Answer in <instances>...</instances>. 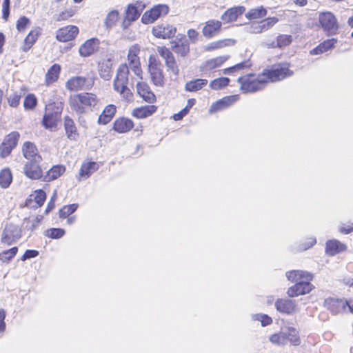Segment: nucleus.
<instances>
[{
	"instance_id": "obj_48",
	"label": "nucleus",
	"mask_w": 353,
	"mask_h": 353,
	"mask_svg": "<svg viewBox=\"0 0 353 353\" xmlns=\"http://www.w3.org/2000/svg\"><path fill=\"white\" fill-rule=\"evenodd\" d=\"M267 14V10L263 6L250 9L245 14L249 20H256L265 17Z\"/></svg>"
},
{
	"instance_id": "obj_46",
	"label": "nucleus",
	"mask_w": 353,
	"mask_h": 353,
	"mask_svg": "<svg viewBox=\"0 0 353 353\" xmlns=\"http://www.w3.org/2000/svg\"><path fill=\"white\" fill-rule=\"evenodd\" d=\"M12 182V174L9 168H5L0 170V187L7 188Z\"/></svg>"
},
{
	"instance_id": "obj_29",
	"label": "nucleus",
	"mask_w": 353,
	"mask_h": 353,
	"mask_svg": "<svg viewBox=\"0 0 353 353\" xmlns=\"http://www.w3.org/2000/svg\"><path fill=\"white\" fill-rule=\"evenodd\" d=\"M23 157L29 161H42L43 158L39 154L35 143L31 141H25L21 147Z\"/></svg>"
},
{
	"instance_id": "obj_63",
	"label": "nucleus",
	"mask_w": 353,
	"mask_h": 353,
	"mask_svg": "<svg viewBox=\"0 0 353 353\" xmlns=\"http://www.w3.org/2000/svg\"><path fill=\"white\" fill-rule=\"evenodd\" d=\"M39 255V251L36 250H27L25 251L23 254L21 256L22 261H26L27 259L34 258Z\"/></svg>"
},
{
	"instance_id": "obj_9",
	"label": "nucleus",
	"mask_w": 353,
	"mask_h": 353,
	"mask_svg": "<svg viewBox=\"0 0 353 353\" xmlns=\"http://www.w3.org/2000/svg\"><path fill=\"white\" fill-rule=\"evenodd\" d=\"M170 8L168 4L158 3L147 10L141 17V22L148 25L154 23L159 19L165 17L170 12Z\"/></svg>"
},
{
	"instance_id": "obj_2",
	"label": "nucleus",
	"mask_w": 353,
	"mask_h": 353,
	"mask_svg": "<svg viewBox=\"0 0 353 353\" xmlns=\"http://www.w3.org/2000/svg\"><path fill=\"white\" fill-rule=\"evenodd\" d=\"M99 99L93 92H83L70 96L69 105L73 112L77 114H84L92 112L99 104Z\"/></svg>"
},
{
	"instance_id": "obj_58",
	"label": "nucleus",
	"mask_w": 353,
	"mask_h": 353,
	"mask_svg": "<svg viewBox=\"0 0 353 353\" xmlns=\"http://www.w3.org/2000/svg\"><path fill=\"white\" fill-rule=\"evenodd\" d=\"M21 96L17 92L12 93L8 98V105L12 108H17L20 104Z\"/></svg>"
},
{
	"instance_id": "obj_1",
	"label": "nucleus",
	"mask_w": 353,
	"mask_h": 353,
	"mask_svg": "<svg viewBox=\"0 0 353 353\" xmlns=\"http://www.w3.org/2000/svg\"><path fill=\"white\" fill-rule=\"evenodd\" d=\"M285 276L289 281L294 283L287 290V294L290 297H295L299 295L307 294L312 291L314 286L311 283L314 276L312 273L300 270L288 271Z\"/></svg>"
},
{
	"instance_id": "obj_10",
	"label": "nucleus",
	"mask_w": 353,
	"mask_h": 353,
	"mask_svg": "<svg viewBox=\"0 0 353 353\" xmlns=\"http://www.w3.org/2000/svg\"><path fill=\"white\" fill-rule=\"evenodd\" d=\"M157 50L160 57L164 60L167 71L174 77H178L180 73V68L171 49L165 46H158Z\"/></svg>"
},
{
	"instance_id": "obj_13",
	"label": "nucleus",
	"mask_w": 353,
	"mask_h": 353,
	"mask_svg": "<svg viewBox=\"0 0 353 353\" xmlns=\"http://www.w3.org/2000/svg\"><path fill=\"white\" fill-rule=\"evenodd\" d=\"M151 32L157 39L169 40L175 37L177 28L173 24L162 22L154 26Z\"/></svg>"
},
{
	"instance_id": "obj_25",
	"label": "nucleus",
	"mask_w": 353,
	"mask_h": 353,
	"mask_svg": "<svg viewBox=\"0 0 353 353\" xmlns=\"http://www.w3.org/2000/svg\"><path fill=\"white\" fill-rule=\"evenodd\" d=\"M221 28V21L216 19L208 20L202 28L203 36L206 39H212L219 34Z\"/></svg>"
},
{
	"instance_id": "obj_6",
	"label": "nucleus",
	"mask_w": 353,
	"mask_h": 353,
	"mask_svg": "<svg viewBox=\"0 0 353 353\" xmlns=\"http://www.w3.org/2000/svg\"><path fill=\"white\" fill-rule=\"evenodd\" d=\"M129 68L126 63H121L117 70L114 79V90L119 93L121 97L125 99L130 100L133 97V93L128 88Z\"/></svg>"
},
{
	"instance_id": "obj_5",
	"label": "nucleus",
	"mask_w": 353,
	"mask_h": 353,
	"mask_svg": "<svg viewBox=\"0 0 353 353\" xmlns=\"http://www.w3.org/2000/svg\"><path fill=\"white\" fill-rule=\"evenodd\" d=\"M237 83L239 85V90L244 94L258 92L267 86L266 81L261 75V72L243 74L237 79Z\"/></svg>"
},
{
	"instance_id": "obj_3",
	"label": "nucleus",
	"mask_w": 353,
	"mask_h": 353,
	"mask_svg": "<svg viewBox=\"0 0 353 353\" xmlns=\"http://www.w3.org/2000/svg\"><path fill=\"white\" fill-rule=\"evenodd\" d=\"M64 103L61 101H50L45 105L41 121V125L50 131H55L61 121Z\"/></svg>"
},
{
	"instance_id": "obj_32",
	"label": "nucleus",
	"mask_w": 353,
	"mask_h": 353,
	"mask_svg": "<svg viewBox=\"0 0 353 353\" xmlns=\"http://www.w3.org/2000/svg\"><path fill=\"white\" fill-rule=\"evenodd\" d=\"M117 112V108L115 105L108 104L105 105L98 117L97 123L102 125L108 124L113 119Z\"/></svg>"
},
{
	"instance_id": "obj_47",
	"label": "nucleus",
	"mask_w": 353,
	"mask_h": 353,
	"mask_svg": "<svg viewBox=\"0 0 353 353\" xmlns=\"http://www.w3.org/2000/svg\"><path fill=\"white\" fill-rule=\"evenodd\" d=\"M38 103V99L35 94L28 93L23 99V105L26 110L31 111L36 109Z\"/></svg>"
},
{
	"instance_id": "obj_62",
	"label": "nucleus",
	"mask_w": 353,
	"mask_h": 353,
	"mask_svg": "<svg viewBox=\"0 0 353 353\" xmlns=\"http://www.w3.org/2000/svg\"><path fill=\"white\" fill-rule=\"evenodd\" d=\"M187 36L189 40L194 43H196L199 38V33L197 30L193 28L188 29L187 31Z\"/></svg>"
},
{
	"instance_id": "obj_24",
	"label": "nucleus",
	"mask_w": 353,
	"mask_h": 353,
	"mask_svg": "<svg viewBox=\"0 0 353 353\" xmlns=\"http://www.w3.org/2000/svg\"><path fill=\"white\" fill-rule=\"evenodd\" d=\"M99 168V164L96 161L91 160L84 161L80 167L79 173L77 175V180L81 181L88 179L94 172L98 170Z\"/></svg>"
},
{
	"instance_id": "obj_28",
	"label": "nucleus",
	"mask_w": 353,
	"mask_h": 353,
	"mask_svg": "<svg viewBox=\"0 0 353 353\" xmlns=\"http://www.w3.org/2000/svg\"><path fill=\"white\" fill-rule=\"evenodd\" d=\"M100 41L97 38L86 40L79 49L80 56L88 57L94 54L99 48Z\"/></svg>"
},
{
	"instance_id": "obj_61",
	"label": "nucleus",
	"mask_w": 353,
	"mask_h": 353,
	"mask_svg": "<svg viewBox=\"0 0 353 353\" xmlns=\"http://www.w3.org/2000/svg\"><path fill=\"white\" fill-rule=\"evenodd\" d=\"M316 243V240L315 238H309L305 241L302 242L300 244L299 249L301 250H307L314 245Z\"/></svg>"
},
{
	"instance_id": "obj_50",
	"label": "nucleus",
	"mask_w": 353,
	"mask_h": 353,
	"mask_svg": "<svg viewBox=\"0 0 353 353\" xmlns=\"http://www.w3.org/2000/svg\"><path fill=\"white\" fill-rule=\"evenodd\" d=\"M77 13V10L75 8H69L63 10L61 11L56 17V21L57 22H63L68 21L72 17H73Z\"/></svg>"
},
{
	"instance_id": "obj_22",
	"label": "nucleus",
	"mask_w": 353,
	"mask_h": 353,
	"mask_svg": "<svg viewBox=\"0 0 353 353\" xmlns=\"http://www.w3.org/2000/svg\"><path fill=\"white\" fill-rule=\"evenodd\" d=\"M134 128V121L124 116L117 117L112 123V130L118 134H126Z\"/></svg>"
},
{
	"instance_id": "obj_59",
	"label": "nucleus",
	"mask_w": 353,
	"mask_h": 353,
	"mask_svg": "<svg viewBox=\"0 0 353 353\" xmlns=\"http://www.w3.org/2000/svg\"><path fill=\"white\" fill-rule=\"evenodd\" d=\"M10 0H3L2 3V19L7 21L10 16Z\"/></svg>"
},
{
	"instance_id": "obj_43",
	"label": "nucleus",
	"mask_w": 353,
	"mask_h": 353,
	"mask_svg": "<svg viewBox=\"0 0 353 353\" xmlns=\"http://www.w3.org/2000/svg\"><path fill=\"white\" fill-rule=\"evenodd\" d=\"M208 83L205 79H194L185 84V90L190 92H196L203 89Z\"/></svg>"
},
{
	"instance_id": "obj_41",
	"label": "nucleus",
	"mask_w": 353,
	"mask_h": 353,
	"mask_svg": "<svg viewBox=\"0 0 353 353\" xmlns=\"http://www.w3.org/2000/svg\"><path fill=\"white\" fill-rule=\"evenodd\" d=\"M98 72L101 78L109 80L112 74V63L110 59H103L98 63Z\"/></svg>"
},
{
	"instance_id": "obj_49",
	"label": "nucleus",
	"mask_w": 353,
	"mask_h": 353,
	"mask_svg": "<svg viewBox=\"0 0 353 353\" xmlns=\"http://www.w3.org/2000/svg\"><path fill=\"white\" fill-rule=\"evenodd\" d=\"M230 80L228 77H219L212 80L209 83V87L213 90H219L229 85Z\"/></svg>"
},
{
	"instance_id": "obj_7",
	"label": "nucleus",
	"mask_w": 353,
	"mask_h": 353,
	"mask_svg": "<svg viewBox=\"0 0 353 353\" xmlns=\"http://www.w3.org/2000/svg\"><path fill=\"white\" fill-rule=\"evenodd\" d=\"M148 72L150 82L154 87L163 88L166 83V77L161 61L154 55L148 58Z\"/></svg>"
},
{
	"instance_id": "obj_12",
	"label": "nucleus",
	"mask_w": 353,
	"mask_h": 353,
	"mask_svg": "<svg viewBox=\"0 0 353 353\" xmlns=\"http://www.w3.org/2000/svg\"><path fill=\"white\" fill-rule=\"evenodd\" d=\"M145 8V3L141 1H137L134 3L128 4L125 10V15L122 22L123 26L127 28L133 21L137 20Z\"/></svg>"
},
{
	"instance_id": "obj_40",
	"label": "nucleus",
	"mask_w": 353,
	"mask_h": 353,
	"mask_svg": "<svg viewBox=\"0 0 353 353\" xmlns=\"http://www.w3.org/2000/svg\"><path fill=\"white\" fill-rule=\"evenodd\" d=\"M338 40L336 38L327 39L320 43L316 47L310 51V55H319L334 48Z\"/></svg>"
},
{
	"instance_id": "obj_36",
	"label": "nucleus",
	"mask_w": 353,
	"mask_h": 353,
	"mask_svg": "<svg viewBox=\"0 0 353 353\" xmlns=\"http://www.w3.org/2000/svg\"><path fill=\"white\" fill-rule=\"evenodd\" d=\"M66 171V167L62 164L52 165L43 175V181L51 182L63 176Z\"/></svg>"
},
{
	"instance_id": "obj_20",
	"label": "nucleus",
	"mask_w": 353,
	"mask_h": 353,
	"mask_svg": "<svg viewBox=\"0 0 353 353\" xmlns=\"http://www.w3.org/2000/svg\"><path fill=\"white\" fill-rule=\"evenodd\" d=\"M21 236V228L13 223H7L3 229L1 235V242L11 245L14 242L17 241Z\"/></svg>"
},
{
	"instance_id": "obj_56",
	"label": "nucleus",
	"mask_w": 353,
	"mask_h": 353,
	"mask_svg": "<svg viewBox=\"0 0 353 353\" xmlns=\"http://www.w3.org/2000/svg\"><path fill=\"white\" fill-rule=\"evenodd\" d=\"M119 19V12L116 10H112L108 14L105 18V26L108 28H111L116 25Z\"/></svg>"
},
{
	"instance_id": "obj_64",
	"label": "nucleus",
	"mask_w": 353,
	"mask_h": 353,
	"mask_svg": "<svg viewBox=\"0 0 353 353\" xmlns=\"http://www.w3.org/2000/svg\"><path fill=\"white\" fill-rule=\"evenodd\" d=\"M6 312L3 309H0V332H3L6 330Z\"/></svg>"
},
{
	"instance_id": "obj_8",
	"label": "nucleus",
	"mask_w": 353,
	"mask_h": 353,
	"mask_svg": "<svg viewBox=\"0 0 353 353\" xmlns=\"http://www.w3.org/2000/svg\"><path fill=\"white\" fill-rule=\"evenodd\" d=\"M141 47L139 44L136 43L131 46L128 50V63L126 64L129 70H130L139 79L142 80L143 79V71L139 57Z\"/></svg>"
},
{
	"instance_id": "obj_26",
	"label": "nucleus",
	"mask_w": 353,
	"mask_h": 353,
	"mask_svg": "<svg viewBox=\"0 0 353 353\" xmlns=\"http://www.w3.org/2000/svg\"><path fill=\"white\" fill-rule=\"evenodd\" d=\"M278 312L285 314H292L297 310L296 301L289 299H278L274 303Z\"/></svg>"
},
{
	"instance_id": "obj_23",
	"label": "nucleus",
	"mask_w": 353,
	"mask_h": 353,
	"mask_svg": "<svg viewBox=\"0 0 353 353\" xmlns=\"http://www.w3.org/2000/svg\"><path fill=\"white\" fill-rule=\"evenodd\" d=\"M171 49L180 57H186L190 53V46L189 41L185 38V35H181L176 41H172Z\"/></svg>"
},
{
	"instance_id": "obj_17",
	"label": "nucleus",
	"mask_w": 353,
	"mask_h": 353,
	"mask_svg": "<svg viewBox=\"0 0 353 353\" xmlns=\"http://www.w3.org/2000/svg\"><path fill=\"white\" fill-rule=\"evenodd\" d=\"M41 161L32 160L26 162L23 166V174L32 180L43 181L44 172L40 164Z\"/></svg>"
},
{
	"instance_id": "obj_54",
	"label": "nucleus",
	"mask_w": 353,
	"mask_h": 353,
	"mask_svg": "<svg viewBox=\"0 0 353 353\" xmlns=\"http://www.w3.org/2000/svg\"><path fill=\"white\" fill-rule=\"evenodd\" d=\"M279 19L276 17H268L260 22V32L267 31L272 28L277 22Z\"/></svg>"
},
{
	"instance_id": "obj_30",
	"label": "nucleus",
	"mask_w": 353,
	"mask_h": 353,
	"mask_svg": "<svg viewBox=\"0 0 353 353\" xmlns=\"http://www.w3.org/2000/svg\"><path fill=\"white\" fill-rule=\"evenodd\" d=\"M158 110V106L154 104L145 105L134 108L131 115L137 119H143L151 117Z\"/></svg>"
},
{
	"instance_id": "obj_18",
	"label": "nucleus",
	"mask_w": 353,
	"mask_h": 353,
	"mask_svg": "<svg viewBox=\"0 0 353 353\" xmlns=\"http://www.w3.org/2000/svg\"><path fill=\"white\" fill-rule=\"evenodd\" d=\"M136 91L137 95L148 104H154L157 101V97L150 85L143 79L137 83Z\"/></svg>"
},
{
	"instance_id": "obj_19",
	"label": "nucleus",
	"mask_w": 353,
	"mask_h": 353,
	"mask_svg": "<svg viewBox=\"0 0 353 353\" xmlns=\"http://www.w3.org/2000/svg\"><path fill=\"white\" fill-rule=\"evenodd\" d=\"M79 34V29L74 25H67L59 28L56 32V39L61 43L74 40Z\"/></svg>"
},
{
	"instance_id": "obj_37",
	"label": "nucleus",
	"mask_w": 353,
	"mask_h": 353,
	"mask_svg": "<svg viewBox=\"0 0 353 353\" xmlns=\"http://www.w3.org/2000/svg\"><path fill=\"white\" fill-rule=\"evenodd\" d=\"M245 10V7L241 6L228 8L222 14L221 19L226 23L234 22L243 14Z\"/></svg>"
},
{
	"instance_id": "obj_27",
	"label": "nucleus",
	"mask_w": 353,
	"mask_h": 353,
	"mask_svg": "<svg viewBox=\"0 0 353 353\" xmlns=\"http://www.w3.org/2000/svg\"><path fill=\"white\" fill-rule=\"evenodd\" d=\"M42 30L40 27L32 29L24 38L21 50L23 52H28L35 44L39 37L41 35Z\"/></svg>"
},
{
	"instance_id": "obj_44",
	"label": "nucleus",
	"mask_w": 353,
	"mask_h": 353,
	"mask_svg": "<svg viewBox=\"0 0 353 353\" xmlns=\"http://www.w3.org/2000/svg\"><path fill=\"white\" fill-rule=\"evenodd\" d=\"M293 41V37L290 34H280L276 40L270 43L273 48H283L289 46Z\"/></svg>"
},
{
	"instance_id": "obj_53",
	"label": "nucleus",
	"mask_w": 353,
	"mask_h": 353,
	"mask_svg": "<svg viewBox=\"0 0 353 353\" xmlns=\"http://www.w3.org/2000/svg\"><path fill=\"white\" fill-rule=\"evenodd\" d=\"M270 341L277 346L286 345L283 331L274 333L269 337Z\"/></svg>"
},
{
	"instance_id": "obj_39",
	"label": "nucleus",
	"mask_w": 353,
	"mask_h": 353,
	"mask_svg": "<svg viewBox=\"0 0 353 353\" xmlns=\"http://www.w3.org/2000/svg\"><path fill=\"white\" fill-rule=\"evenodd\" d=\"M347 250V245L336 239L328 240L325 243V253L328 256H334Z\"/></svg>"
},
{
	"instance_id": "obj_45",
	"label": "nucleus",
	"mask_w": 353,
	"mask_h": 353,
	"mask_svg": "<svg viewBox=\"0 0 353 353\" xmlns=\"http://www.w3.org/2000/svg\"><path fill=\"white\" fill-rule=\"evenodd\" d=\"M230 56H219L205 61L204 63V68L207 70H214L221 66L228 59Z\"/></svg>"
},
{
	"instance_id": "obj_21",
	"label": "nucleus",
	"mask_w": 353,
	"mask_h": 353,
	"mask_svg": "<svg viewBox=\"0 0 353 353\" xmlns=\"http://www.w3.org/2000/svg\"><path fill=\"white\" fill-rule=\"evenodd\" d=\"M240 99L239 94H232L223 97L212 103L209 108V113L214 114L230 108L237 102Z\"/></svg>"
},
{
	"instance_id": "obj_60",
	"label": "nucleus",
	"mask_w": 353,
	"mask_h": 353,
	"mask_svg": "<svg viewBox=\"0 0 353 353\" xmlns=\"http://www.w3.org/2000/svg\"><path fill=\"white\" fill-rule=\"evenodd\" d=\"M256 319L259 321L261 323V325L265 327L267 325H270L272 323V319L269 316L268 314H256Z\"/></svg>"
},
{
	"instance_id": "obj_31",
	"label": "nucleus",
	"mask_w": 353,
	"mask_h": 353,
	"mask_svg": "<svg viewBox=\"0 0 353 353\" xmlns=\"http://www.w3.org/2000/svg\"><path fill=\"white\" fill-rule=\"evenodd\" d=\"M253 66V62L251 60V55L231 67L223 69V72L225 74H232L235 73L243 72L250 70Z\"/></svg>"
},
{
	"instance_id": "obj_52",
	"label": "nucleus",
	"mask_w": 353,
	"mask_h": 353,
	"mask_svg": "<svg viewBox=\"0 0 353 353\" xmlns=\"http://www.w3.org/2000/svg\"><path fill=\"white\" fill-rule=\"evenodd\" d=\"M18 252V248L13 247L10 249L4 250L0 253V261L3 263H8L13 259Z\"/></svg>"
},
{
	"instance_id": "obj_11",
	"label": "nucleus",
	"mask_w": 353,
	"mask_h": 353,
	"mask_svg": "<svg viewBox=\"0 0 353 353\" xmlns=\"http://www.w3.org/2000/svg\"><path fill=\"white\" fill-rule=\"evenodd\" d=\"M319 22L327 36L335 35L339 32V24L332 12L330 11L320 12Z\"/></svg>"
},
{
	"instance_id": "obj_55",
	"label": "nucleus",
	"mask_w": 353,
	"mask_h": 353,
	"mask_svg": "<svg viewBox=\"0 0 353 353\" xmlns=\"http://www.w3.org/2000/svg\"><path fill=\"white\" fill-rule=\"evenodd\" d=\"M65 230L62 228H50L45 231L44 235L52 239H61L65 235Z\"/></svg>"
},
{
	"instance_id": "obj_42",
	"label": "nucleus",
	"mask_w": 353,
	"mask_h": 353,
	"mask_svg": "<svg viewBox=\"0 0 353 353\" xmlns=\"http://www.w3.org/2000/svg\"><path fill=\"white\" fill-rule=\"evenodd\" d=\"M235 43L232 39H223L209 43L205 46V50L212 52L225 47L232 46Z\"/></svg>"
},
{
	"instance_id": "obj_35",
	"label": "nucleus",
	"mask_w": 353,
	"mask_h": 353,
	"mask_svg": "<svg viewBox=\"0 0 353 353\" xmlns=\"http://www.w3.org/2000/svg\"><path fill=\"white\" fill-rule=\"evenodd\" d=\"M61 71V67L59 63L52 65L45 74V85L49 87L56 83L59 79Z\"/></svg>"
},
{
	"instance_id": "obj_57",
	"label": "nucleus",
	"mask_w": 353,
	"mask_h": 353,
	"mask_svg": "<svg viewBox=\"0 0 353 353\" xmlns=\"http://www.w3.org/2000/svg\"><path fill=\"white\" fill-rule=\"evenodd\" d=\"M30 24V20L26 16H21L16 22V28L19 32H23Z\"/></svg>"
},
{
	"instance_id": "obj_14",
	"label": "nucleus",
	"mask_w": 353,
	"mask_h": 353,
	"mask_svg": "<svg viewBox=\"0 0 353 353\" xmlns=\"http://www.w3.org/2000/svg\"><path fill=\"white\" fill-rule=\"evenodd\" d=\"M94 83V79L82 76L72 77L65 83V88L70 92L90 90Z\"/></svg>"
},
{
	"instance_id": "obj_33",
	"label": "nucleus",
	"mask_w": 353,
	"mask_h": 353,
	"mask_svg": "<svg viewBox=\"0 0 353 353\" xmlns=\"http://www.w3.org/2000/svg\"><path fill=\"white\" fill-rule=\"evenodd\" d=\"M63 127L67 138L70 141H76L79 133L74 120L66 115L63 118Z\"/></svg>"
},
{
	"instance_id": "obj_34",
	"label": "nucleus",
	"mask_w": 353,
	"mask_h": 353,
	"mask_svg": "<svg viewBox=\"0 0 353 353\" xmlns=\"http://www.w3.org/2000/svg\"><path fill=\"white\" fill-rule=\"evenodd\" d=\"M79 208L77 203L63 205L59 210V216L61 219H67V224L72 225L76 221V216L72 215Z\"/></svg>"
},
{
	"instance_id": "obj_51",
	"label": "nucleus",
	"mask_w": 353,
	"mask_h": 353,
	"mask_svg": "<svg viewBox=\"0 0 353 353\" xmlns=\"http://www.w3.org/2000/svg\"><path fill=\"white\" fill-rule=\"evenodd\" d=\"M33 196V200L36 203V208L41 207L46 199V193L41 189H38L34 191V193L31 194L30 196Z\"/></svg>"
},
{
	"instance_id": "obj_38",
	"label": "nucleus",
	"mask_w": 353,
	"mask_h": 353,
	"mask_svg": "<svg viewBox=\"0 0 353 353\" xmlns=\"http://www.w3.org/2000/svg\"><path fill=\"white\" fill-rule=\"evenodd\" d=\"M285 340L287 344L293 346H299L301 344V339L299 331L294 327H287L283 331Z\"/></svg>"
},
{
	"instance_id": "obj_16",
	"label": "nucleus",
	"mask_w": 353,
	"mask_h": 353,
	"mask_svg": "<svg viewBox=\"0 0 353 353\" xmlns=\"http://www.w3.org/2000/svg\"><path fill=\"white\" fill-rule=\"evenodd\" d=\"M19 138L20 134L17 131H12L7 134L0 145V156L3 158L9 156L17 145Z\"/></svg>"
},
{
	"instance_id": "obj_4",
	"label": "nucleus",
	"mask_w": 353,
	"mask_h": 353,
	"mask_svg": "<svg viewBox=\"0 0 353 353\" xmlns=\"http://www.w3.org/2000/svg\"><path fill=\"white\" fill-rule=\"evenodd\" d=\"M293 74L291 63L287 61L273 64L270 67L264 68L261 72V75L263 76L267 85L268 83L281 81Z\"/></svg>"
},
{
	"instance_id": "obj_15",
	"label": "nucleus",
	"mask_w": 353,
	"mask_h": 353,
	"mask_svg": "<svg viewBox=\"0 0 353 353\" xmlns=\"http://www.w3.org/2000/svg\"><path fill=\"white\" fill-rule=\"evenodd\" d=\"M323 305L332 314L336 315L348 312L349 301L345 299L329 297L325 300Z\"/></svg>"
}]
</instances>
